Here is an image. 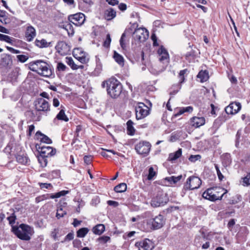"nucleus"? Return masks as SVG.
Instances as JSON below:
<instances>
[{
    "mask_svg": "<svg viewBox=\"0 0 250 250\" xmlns=\"http://www.w3.org/2000/svg\"><path fill=\"white\" fill-rule=\"evenodd\" d=\"M116 12L112 8H108L104 11V18L107 20H111L116 17Z\"/></svg>",
    "mask_w": 250,
    "mask_h": 250,
    "instance_id": "obj_26",
    "label": "nucleus"
},
{
    "mask_svg": "<svg viewBox=\"0 0 250 250\" xmlns=\"http://www.w3.org/2000/svg\"><path fill=\"white\" fill-rule=\"evenodd\" d=\"M157 53L159 60L164 65L163 68L165 69L168 65L169 61V57L168 52L163 46H161L158 49Z\"/></svg>",
    "mask_w": 250,
    "mask_h": 250,
    "instance_id": "obj_12",
    "label": "nucleus"
},
{
    "mask_svg": "<svg viewBox=\"0 0 250 250\" xmlns=\"http://www.w3.org/2000/svg\"><path fill=\"white\" fill-rule=\"evenodd\" d=\"M242 185L244 187L250 185V173L247 174L246 176L242 178Z\"/></svg>",
    "mask_w": 250,
    "mask_h": 250,
    "instance_id": "obj_39",
    "label": "nucleus"
},
{
    "mask_svg": "<svg viewBox=\"0 0 250 250\" xmlns=\"http://www.w3.org/2000/svg\"><path fill=\"white\" fill-rule=\"evenodd\" d=\"M165 223L164 217L159 214L154 218H149L146 220V224L149 228L152 229H157L161 228Z\"/></svg>",
    "mask_w": 250,
    "mask_h": 250,
    "instance_id": "obj_5",
    "label": "nucleus"
},
{
    "mask_svg": "<svg viewBox=\"0 0 250 250\" xmlns=\"http://www.w3.org/2000/svg\"><path fill=\"white\" fill-rule=\"evenodd\" d=\"M102 69V64L99 58L96 57V66L95 71L98 73L100 72Z\"/></svg>",
    "mask_w": 250,
    "mask_h": 250,
    "instance_id": "obj_46",
    "label": "nucleus"
},
{
    "mask_svg": "<svg viewBox=\"0 0 250 250\" xmlns=\"http://www.w3.org/2000/svg\"><path fill=\"white\" fill-rule=\"evenodd\" d=\"M65 29L67 31L68 35H73L74 32L72 25L70 23H67L65 25Z\"/></svg>",
    "mask_w": 250,
    "mask_h": 250,
    "instance_id": "obj_47",
    "label": "nucleus"
},
{
    "mask_svg": "<svg viewBox=\"0 0 250 250\" xmlns=\"http://www.w3.org/2000/svg\"><path fill=\"white\" fill-rule=\"evenodd\" d=\"M61 109L60 110L59 113L57 115L56 118L54 119V121H55L56 119L59 120H62L65 122H68L69 119L68 118L65 114V111L64 110V107L62 106H61Z\"/></svg>",
    "mask_w": 250,
    "mask_h": 250,
    "instance_id": "obj_25",
    "label": "nucleus"
},
{
    "mask_svg": "<svg viewBox=\"0 0 250 250\" xmlns=\"http://www.w3.org/2000/svg\"><path fill=\"white\" fill-rule=\"evenodd\" d=\"M134 38L140 42H145L149 36L148 31L145 28L136 29L133 33Z\"/></svg>",
    "mask_w": 250,
    "mask_h": 250,
    "instance_id": "obj_13",
    "label": "nucleus"
},
{
    "mask_svg": "<svg viewBox=\"0 0 250 250\" xmlns=\"http://www.w3.org/2000/svg\"><path fill=\"white\" fill-rule=\"evenodd\" d=\"M106 84L107 94L112 98H117L121 94L122 91V85L116 79L111 78L107 81L104 82L102 86H104Z\"/></svg>",
    "mask_w": 250,
    "mask_h": 250,
    "instance_id": "obj_2",
    "label": "nucleus"
},
{
    "mask_svg": "<svg viewBox=\"0 0 250 250\" xmlns=\"http://www.w3.org/2000/svg\"><path fill=\"white\" fill-rule=\"evenodd\" d=\"M113 58L120 65L123 66L124 65V59L123 57L117 53L116 51H114Z\"/></svg>",
    "mask_w": 250,
    "mask_h": 250,
    "instance_id": "obj_31",
    "label": "nucleus"
},
{
    "mask_svg": "<svg viewBox=\"0 0 250 250\" xmlns=\"http://www.w3.org/2000/svg\"><path fill=\"white\" fill-rule=\"evenodd\" d=\"M40 186L42 189H43V188L48 189V188H50V187H52L51 184H48V183H40Z\"/></svg>",
    "mask_w": 250,
    "mask_h": 250,
    "instance_id": "obj_58",
    "label": "nucleus"
},
{
    "mask_svg": "<svg viewBox=\"0 0 250 250\" xmlns=\"http://www.w3.org/2000/svg\"><path fill=\"white\" fill-rule=\"evenodd\" d=\"M105 230V227L103 224H98L93 228V232L94 234L101 235Z\"/></svg>",
    "mask_w": 250,
    "mask_h": 250,
    "instance_id": "obj_29",
    "label": "nucleus"
},
{
    "mask_svg": "<svg viewBox=\"0 0 250 250\" xmlns=\"http://www.w3.org/2000/svg\"><path fill=\"white\" fill-rule=\"evenodd\" d=\"M200 232L201 233V235H196L194 241V244L197 247H200L202 245L203 240H208L207 236L203 231L201 230Z\"/></svg>",
    "mask_w": 250,
    "mask_h": 250,
    "instance_id": "obj_22",
    "label": "nucleus"
},
{
    "mask_svg": "<svg viewBox=\"0 0 250 250\" xmlns=\"http://www.w3.org/2000/svg\"><path fill=\"white\" fill-rule=\"evenodd\" d=\"M215 169L216 170L217 174V175H218L219 179L220 181H222L223 179V178H224V176L221 173V171H220V170L219 169V167H218V165L215 164Z\"/></svg>",
    "mask_w": 250,
    "mask_h": 250,
    "instance_id": "obj_52",
    "label": "nucleus"
},
{
    "mask_svg": "<svg viewBox=\"0 0 250 250\" xmlns=\"http://www.w3.org/2000/svg\"><path fill=\"white\" fill-rule=\"evenodd\" d=\"M224 188L219 187H213L208 188L203 193V197L212 201L221 200L226 193V192H224Z\"/></svg>",
    "mask_w": 250,
    "mask_h": 250,
    "instance_id": "obj_4",
    "label": "nucleus"
},
{
    "mask_svg": "<svg viewBox=\"0 0 250 250\" xmlns=\"http://www.w3.org/2000/svg\"><path fill=\"white\" fill-rule=\"evenodd\" d=\"M133 125V122L131 120H129L127 122V133L128 135H133L134 134L135 129Z\"/></svg>",
    "mask_w": 250,
    "mask_h": 250,
    "instance_id": "obj_33",
    "label": "nucleus"
},
{
    "mask_svg": "<svg viewBox=\"0 0 250 250\" xmlns=\"http://www.w3.org/2000/svg\"><path fill=\"white\" fill-rule=\"evenodd\" d=\"M35 109L40 111H48L50 110V105L47 101L40 98L35 102Z\"/></svg>",
    "mask_w": 250,
    "mask_h": 250,
    "instance_id": "obj_14",
    "label": "nucleus"
},
{
    "mask_svg": "<svg viewBox=\"0 0 250 250\" xmlns=\"http://www.w3.org/2000/svg\"><path fill=\"white\" fill-rule=\"evenodd\" d=\"M205 123V119L204 117H193L190 120V125L196 128L204 125Z\"/></svg>",
    "mask_w": 250,
    "mask_h": 250,
    "instance_id": "obj_21",
    "label": "nucleus"
},
{
    "mask_svg": "<svg viewBox=\"0 0 250 250\" xmlns=\"http://www.w3.org/2000/svg\"><path fill=\"white\" fill-rule=\"evenodd\" d=\"M83 160L86 164L89 165L92 161V157L90 155H86L84 157Z\"/></svg>",
    "mask_w": 250,
    "mask_h": 250,
    "instance_id": "obj_55",
    "label": "nucleus"
},
{
    "mask_svg": "<svg viewBox=\"0 0 250 250\" xmlns=\"http://www.w3.org/2000/svg\"><path fill=\"white\" fill-rule=\"evenodd\" d=\"M66 214V211L63 210L61 206L58 208L56 217L57 219H60Z\"/></svg>",
    "mask_w": 250,
    "mask_h": 250,
    "instance_id": "obj_41",
    "label": "nucleus"
},
{
    "mask_svg": "<svg viewBox=\"0 0 250 250\" xmlns=\"http://www.w3.org/2000/svg\"><path fill=\"white\" fill-rule=\"evenodd\" d=\"M14 234L20 239L29 241L34 234V231L32 227L24 224H21L19 227L13 228Z\"/></svg>",
    "mask_w": 250,
    "mask_h": 250,
    "instance_id": "obj_3",
    "label": "nucleus"
},
{
    "mask_svg": "<svg viewBox=\"0 0 250 250\" xmlns=\"http://www.w3.org/2000/svg\"><path fill=\"white\" fill-rule=\"evenodd\" d=\"M18 61L21 62H25L28 59V57L24 55H19L17 56Z\"/></svg>",
    "mask_w": 250,
    "mask_h": 250,
    "instance_id": "obj_49",
    "label": "nucleus"
},
{
    "mask_svg": "<svg viewBox=\"0 0 250 250\" xmlns=\"http://www.w3.org/2000/svg\"><path fill=\"white\" fill-rule=\"evenodd\" d=\"M107 204L109 206H112L114 207H116L119 205V203L117 202L111 200L108 201Z\"/></svg>",
    "mask_w": 250,
    "mask_h": 250,
    "instance_id": "obj_62",
    "label": "nucleus"
},
{
    "mask_svg": "<svg viewBox=\"0 0 250 250\" xmlns=\"http://www.w3.org/2000/svg\"><path fill=\"white\" fill-rule=\"evenodd\" d=\"M16 159L18 163L26 165L29 162V159L24 154H19L16 156Z\"/></svg>",
    "mask_w": 250,
    "mask_h": 250,
    "instance_id": "obj_30",
    "label": "nucleus"
},
{
    "mask_svg": "<svg viewBox=\"0 0 250 250\" xmlns=\"http://www.w3.org/2000/svg\"><path fill=\"white\" fill-rule=\"evenodd\" d=\"M168 201L166 193L163 191H159L157 195L151 201V205L154 208H157L165 205Z\"/></svg>",
    "mask_w": 250,
    "mask_h": 250,
    "instance_id": "obj_6",
    "label": "nucleus"
},
{
    "mask_svg": "<svg viewBox=\"0 0 250 250\" xmlns=\"http://www.w3.org/2000/svg\"><path fill=\"white\" fill-rule=\"evenodd\" d=\"M111 39L109 34H107L106 39L104 42L103 45L105 47H108L110 46Z\"/></svg>",
    "mask_w": 250,
    "mask_h": 250,
    "instance_id": "obj_48",
    "label": "nucleus"
},
{
    "mask_svg": "<svg viewBox=\"0 0 250 250\" xmlns=\"http://www.w3.org/2000/svg\"><path fill=\"white\" fill-rule=\"evenodd\" d=\"M188 70L187 69L181 70L179 73L178 77L179 79V82L178 84H181L185 81V74L187 73Z\"/></svg>",
    "mask_w": 250,
    "mask_h": 250,
    "instance_id": "obj_43",
    "label": "nucleus"
},
{
    "mask_svg": "<svg viewBox=\"0 0 250 250\" xmlns=\"http://www.w3.org/2000/svg\"><path fill=\"white\" fill-rule=\"evenodd\" d=\"M235 220L234 219H231L228 224V227L229 228H232L233 226L235 225Z\"/></svg>",
    "mask_w": 250,
    "mask_h": 250,
    "instance_id": "obj_61",
    "label": "nucleus"
},
{
    "mask_svg": "<svg viewBox=\"0 0 250 250\" xmlns=\"http://www.w3.org/2000/svg\"><path fill=\"white\" fill-rule=\"evenodd\" d=\"M66 66L62 62H58L57 66V70L58 71H64Z\"/></svg>",
    "mask_w": 250,
    "mask_h": 250,
    "instance_id": "obj_50",
    "label": "nucleus"
},
{
    "mask_svg": "<svg viewBox=\"0 0 250 250\" xmlns=\"http://www.w3.org/2000/svg\"><path fill=\"white\" fill-rule=\"evenodd\" d=\"M182 110H183L184 112H188L190 113L193 111V107L191 106H188L187 107H183Z\"/></svg>",
    "mask_w": 250,
    "mask_h": 250,
    "instance_id": "obj_59",
    "label": "nucleus"
},
{
    "mask_svg": "<svg viewBox=\"0 0 250 250\" xmlns=\"http://www.w3.org/2000/svg\"><path fill=\"white\" fill-rule=\"evenodd\" d=\"M135 245L141 247L144 250H152L154 248V243L148 239H145L142 241L137 242Z\"/></svg>",
    "mask_w": 250,
    "mask_h": 250,
    "instance_id": "obj_18",
    "label": "nucleus"
},
{
    "mask_svg": "<svg viewBox=\"0 0 250 250\" xmlns=\"http://www.w3.org/2000/svg\"><path fill=\"white\" fill-rule=\"evenodd\" d=\"M222 163L224 167H227L229 166L232 162L230 154L229 153H225L221 156Z\"/></svg>",
    "mask_w": 250,
    "mask_h": 250,
    "instance_id": "obj_24",
    "label": "nucleus"
},
{
    "mask_svg": "<svg viewBox=\"0 0 250 250\" xmlns=\"http://www.w3.org/2000/svg\"><path fill=\"white\" fill-rule=\"evenodd\" d=\"M68 193V190H62L61 191L58 192L55 194H52L50 195V197L51 199L58 198H60L61 196L65 195Z\"/></svg>",
    "mask_w": 250,
    "mask_h": 250,
    "instance_id": "obj_40",
    "label": "nucleus"
},
{
    "mask_svg": "<svg viewBox=\"0 0 250 250\" xmlns=\"http://www.w3.org/2000/svg\"><path fill=\"white\" fill-rule=\"evenodd\" d=\"M73 56L82 63H86L89 60V56L81 48H75L73 52Z\"/></svg>",
    "mask_w": 250,
    "mask_h": 250,
    "instance_id": "obj_11",
    "label": "nucleus"
},
{
    "mask_svg": "<svg viewBox=\"0 0 250 250\" xmlns=\"http://www.w3.org/2000/svg\"><path fill=\"white\" fill-rule=\"evenodd\" d=\"M151 146L148 142L141 141L135 145V149L138 154L146 156L149 153Z\"/></svg>",
    "mask_w": 250,
    "mask_h": 250,
    "instance_id": "obj_8",
    "label": "nucleus"
},
{
    "mask_svg": "<svg viewBox=\"0 0 250 250\" xmlns=\"http://www.w3.org/2000/svg\"><path fill=\"white\" fill-rule=\"evenodd\" d=\"M182 149L179 148L176 152L170 153L168 155V160L169 161H173L177 160L182 155Z\"/></svg>",
    "mask_w": 250,
    "mask_h": 250,
    "instance_id": "obj_28",
    "label": "nucleus"
},
{
    "mask_svg": "<svg viewBox=\"0 0 250 250\" xmlns=\"http://www.w3.org/2000/svg\"><path fill=\"white\" fill-rule=\"evenodd\" d=\"M36 36L35 29L31 25H28L26 27L25 33V37L27 42L32 41Z\"/></svg>",
    "mask_w": 250,
    "mask_h": 250,
    "instance_id": "obj_19",
    "label": "nucleus"
},
{
    "mask_svg": "<svg viewBox=\"0 0 250 250\" xmlns=\"http://www.w3.org/2000/svg\"><path fill=\"white\" fill-rule=\"evenodd\" d=\"M156 172L154 170V168L152 167H150L148 170V174L147 176V179L149 180H152L154 177L156 175Z\"/></svg>",
    "mask_w": 250,
    "mask_h": 250,
    "instance_id": "obj_45",
    "label": "nucleus"
},
{
    "mask_svg": "<svg viewBox=\"0 0 250 250\" xmlns=\"http://www.w3.org/2000/svg\"><path fill=\"white\" fill-rule=\"evenodd\" d=\"M110 239V238L107 236H103L99 238V241L102 244H105Z\"/></svg>",
    "mask_w": 250,
    "mask_h": 250,
    "instance_id": "obj_51",
    "label": "nucleus"
},
{
    "mask_svg": "<svg viewBox=\"0 0 250 250\" xmlns=\"http://www.w3.org/2000/svg\"><path fill=\"white\" fill-rule=\"evenodd\" d=\"M16 219V216L15 215V213L13 212L11 215L7 217V220L9 222V224H13L15 223V220Z\"/></svg>",
    "mask_w": 250,
    "mask_h": 250,
    "instance_id": "obj_54",
    "label": "nucleus"
},
{
    "mask_svg": "<svg viewBox=\"0 0 250 250\" xmlns=\"http://www.w3.org/2000/svg\"><path fill=\"white\" fill-rule=\"evenodd\" d=\"M65 62L66 63L69 65L71 68L73 70L78 69L77 65L76 64L73 60V59L69 57H67L65 58Z\"/></svg>",
    "mask_w": 250,
    "mask_h": 250,
    "instance_id": "obj_37",
    "label": "nucleus"
},
{
    "mask_svg": "<svg viewBox=\"0 0 250 250\" xmlns=\"http://www.w3.org/2000/svg\"><path fill=\"white\" fill-rule=\"evenodd\" d=\"M56 48L58 52L61 55H65L67 54L70 50V46L64 42H59L56 46Z\"/></svg>",
    "mask_w": 250,
    "mask_h": 250,
    "instance_id": "obj_17",
    "label": "nucleus"
},
{
    "mask_svg": "<svg viewBox=\"0 0 250 250\" xmlns=\"http://www.w3.org/2000/svg\"><path fill=\"white\" fill-rule=\"evenodd\" d=\"M181 88V85L180 84H174L169 89V94L171 95H175Z\"/></svg>",
    "mask_w": 250,
    "mask_h": 250,
    "instance_id": "obj_35",
    "label": "nucleus"
},
{
    "mask_svg": "<svg viewBox=\"0 0 250 250\" xmlns=\"http://www.w3.org/2000/svg\"><path fill=\"white\" fill-rule=\"evenodd\" d=\"M60 105V102L59 101V100L56 98H54L53 100V105L55 107H58Z\"/></svg>",
    "mask_w": 250,
    "mask_h": 250,
    "instance_id": "obj_63",
    "label": "nucleus"
},
{
    "mask_svg": "<svg viewBox=\"0 0 250 250\" xmlns=\"http://www.w3.org/2000/svg\"><path fill=\"white\" fill-rule=\"evenodd\" d=\"M36 136L37 139L42 143L47 144H50L52 143L51 139L40 131L36 132Z\"/></svg>",
    "mask_w": 250,
    "mask_h": 250,
    "instance_id": "obj_23",
    "label": "nucleus"
},
{
    "mask_svg": "<svg viewBox=\"0 0 250 250\" xmlns=\"http://www.w3.org/2000/svg\"><path fill=\"white\" fill-rule=\"evenodd\" d=\"M174 112H175L174 116L175 117H178L179 115H180L184 113L183 110H182V107H180V108L176 109L175 110Z\"/></svg>",
    "mask_w": 250,
    "mask_h": 250,
    "instance_id": "obj_56",
    "label": "nucleus"
},
{
    "mask_svg": "<svg viewBox=\"0 0 250 250\" xmlns=\"http://www.w3.org/2000/svg\"><path fill=\"white\" fill-rule=\"evenodd\" d=\"M136 118L137 120L144 119L149 114L148 107L143 103L138 104L135 107Z\"/></svg>",
    "mask_w": 250,
    "mask_h": 250,
    "instance_id": "obj_9",
    "label": "nucleus"
},
{
    "mask_svg": "<svg viewBox=\"0 0 250 250\" xmlns=\"http://www.w3.org/2000/svg\"><path fill=\"white\" fill-rule=\"evenodd\" d=\"M241 108L240 103L233 102L225 108V111L228 114L233 115L238 113Z\"/></svg>",
    "mask_w": 250,
    "mask_h": 250,
    "instance_id": "obj_16",
    "label": "nucleus"
},
{
    "mask_svg": "<svg viewBox=\"0 0 250 250\" xmlns=\"http://www.w3.org/2000/svg\"><path fill=\"white\" fill-rule=\"evenodd\" d=\"M12 65V59L10 55L2 54L0 56V69L4 71L10 69Z\"/></svg>",
    "mask_w": 250,
    "mask_h": 250,
    "instance_id": "obj_10",
    "label": "nucleus"
},
{
    "mask_svg": "<svg viewBox=\"0 0 250 250\" xmlns=\"http://www.w3.org/2000/svg\"><path fill=\"white\" fill-rule=\"evenodd\" d=\"M197 78L200 79L201 82H205L209 79L208 72L207 70H201L197 75Z\"/></svg>",
    "mask_w": 250,
    "mask_h": 250,
    "instance_id": "obj_27",
    "label": "nucleus"
},
{
    "mask_svg": "<svg viewBox=\"0 0 250 250\" xmlns=\"http://www.w3.org/2000/svg\"><path fill=\"white\" fill-rule=\"evenodd\" d=\"M35 43L37 46L41 48L46 47L48 46L47 42L44 39H42L41 41L36 40L35 41Z\"/></svg>",
    "mask_w": 250,
    "mask_h": 250,
    "instance_id": "obj_44",
    "label": "nucleus"
},
{
    "mask_svg": "<svg viewBox=\"0 0 250 250\" xmlns=\"http://www.w3.org/2000/svg\"><path fill=\"white\" fill-rule=\"evenodd\" d=\"M68 20L73 24L76 26H81L85 21L84 15L82 13H78L69 16Z\"/></svg>",
    "mask_w": 250,
    "mask_h": 250,
    "instance_id": "obj_15",
    "label": "nucleus"
},
{
    "mask_svg": "<svg viewBox=\"0 0 250 250\" xmlns=\"http://www.w3.org/2000/svg\"><path fill=\"white\" fill-rule=\"evenodd\" d=\"M29 67L31 71L44 77H50L52 75V71L50 65L42 60H37L30 62Z\"/></svg>",
    "mask_w": 250,
    "mask_h": 250,
    "instance_id": "obj_1",
    "label": "nucleus"
},
{
    "mask_svg": "<svg viewBox=\"0 0 250 250\" xmlns=\"http://www.w3.org/2000/svg\"><path fill=\"white\" fill-rule=\"evenodd\" d=\"M46 158L47 157L42 156L41 154L38 157V161L42 167H45L47 166V160Z\"/></svg>",
    "mask_w": 250,
    "mask_h": 250,
    "instance_id": "obj_42",
    "label": "nucleus"
},
{
    "mask_svg": "<svg viewBox=\"0 0 250 250\" xmlns=\"http://www.w3.org/2000/svg\"><path fill=\"white\" fill-rule=\"evenodd\" d=\"M125 33H124L122 34L121 38L120 40V45L123 48H124L125 47V43L124 42V38L125 37Z\"/></svg>",
    "mask_w": 250,
    "mask_h": 250,
    "instance_id": "obj_57",
    "label": "nucleus"
},
{
    "mask_svg": "<svg viewBox=\"0 0 250 250\" xmlns=\"http://www.w3.org/2000/svg\"><path fill=\"white\" fill-rule=\"evenodd\" d=\"M201 157L200 155H191L189 156L188 159L192 162H195V161L200 160Z\"/></svg>",
    "mask_w": 250,
    "mask_h": 250,
    "instance_id": "obj_53",
    "label": "nucleus"
},
{
    "mask_svg": "<svg viewBox=\"0 0 250 250\" xmlns=\"http://www.w3.org/2000/svg\"><path fill=\"white\" fill-rule=\"evenodd\" d=\"M89 229L87 228H83L77 232V236L79 238L84 237L88 232Z\"/></svg>",
    "mask_w": 250,
    "mask_h": 250,
    "instance_id": "obj_38",
    "label": "nucleus"
},
{
    "mask_svg": "<svg viewBox=\"0 0 250 250\" xmlns=\"http://www.w3.org/2000/svg\"><path fill=\"white\" fill-rule=\"evenodd\" d=\"M151 39L153 42V44L154 46L158 45V43L157 42V38L155 34H152L151 35Z\"/></svg>",
    "mask_w": 250,
    "mask_h": 250,
    "instance_id": "obj_64",
    "label": "nucleus"
},
{
    "mask_svg": "<svg viewBox=\"0 0 250 250\" xmlns=\"http://www.w3.org/2000/svg\"><path fill=\"white\" fill-rule=\"evenodd\" d=\"M0 41H4L11 44V45H13L14 42L15 41V39L8 35L0 33Z\"/></svg>",
    "mask_w": 250,
    "mask_h": 250,
    "instance_id": "obj_32",
    "label": "nucleus"
},
{
    "mask_svg": "<svg viewBox=\"0 0 250 250\" xmlns=\"http://www.w3.org/2000/svg\"><path fill=\"white\" fill-rule=\"evenodd\" d=\"M201 183V180L198 177L190 176L187 179L183 188L185 190L197 189L200 187Z\"/></svg>",
    "mask_w": 250,
    "mask_h": 250,
    "instance_id": "obj_7",
    "label": "nucleus"
},
{
    "mask_svg": "<svg viewBox=\"0 0 250 250\" xmlns=\"http://www.w3.org/2000/svg\"><path fill=\"white\" fill-rule=\"evenodd\" d=\"M182 175H180L177 177L173 176L166 177L165 179L166 181L168 182L170 184H175L179 182L182 179Z\"/></svg>",
    "mask_w": 250,
    "mask_h": 250,
    "instance_id": "obj_34",
    "label": "nucleus"
},
{
    "mask_svg": "<svg viewBox=\"0 0 250 250\" xmlns=\"http://www.w3.org/2000/svg\"><path fill=\"white\" fill-rule=\"evenodd\" d=\"M74 238V234L73 233L70 232L65 237V241H70Z\"/></svg>",
    "mask_w": 250,
    "mask_h": 250,
    "instance_id": "obj_60",
    "label": "nucleus"
},
{
    "mask_svg": "<svg viewBox=\"0 0 250 250\" xmlns=\"http://www.w3.org/2000/svg\"><path fill=\"white\" fill-rule=\"evenodd\" d=\"M56 152V149L51 146H42L41 147L40 154L43 156H52L54 155Z\"/></svg>",
    "mask_w": 250,
    "mask_h": 250,
    "instance_id": "obj_20",
    "label": "nucleus"
},
{
    "mask_svg": "<svg viewBox=\"0 0 250 250\" xmlns=\"http://www.w3.org/2000/svg\"><path fill=\"white\" fill-rule=\"evenodd\" d=\"M127 188L126 184L124 183H121L114 188V190L118 193H122L125 192Z\"/></svg>",
    "mask_w": 250,
    "mask_h": 250,
    "instance_id": "obj_36",
    "label": "nucleus"
}]
</instances>
